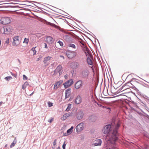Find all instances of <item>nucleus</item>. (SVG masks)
Wrapping results in <instances>:
<instances>
[{"label":"nucleus","mask_w":149,"mask_h":149,"mask_svg":"<svg viewBox=\"0 0 149 149\" xmlns=\"http://www.w3.org/2000/svg\"><path fill=\"white\" fill-rule=\"evenodd\" d=\"M11 22L10 17H2L0 20V23L3 24H6L10 23Z\"/></svg>","instance_id":"2"},{"label":"nucleus","mask_w":149,"mask_h":149,"mask_svg":"<svg viewBox=\"0 0 149 149\" xmlns=\"http://www.w3.org/2000/svg\"><path fill=\"white\" fill-rule=\"evenodd\" d=\"M51 58V57L49 56H47L45 57L44 58L43 60V62L44 63H48V62L50 60Z\"/></svg>","instance_id":"20"},{"label":"nucleus","mask_w":149,"mask_h":149,"mask_svg":"<svg viewBox=\"0 0 149 149\" xmlns=\"http://www.w3.org/2000/svg\"><path fill=\"white\" fill-rule=\"evenodd\" d=\"M5 79H6L7 81H9V80H10L12 79V77L10 76L7 77L5 78Z\"/></svg>","instance_id":"30"},{"label":"nucleus","mask_w":149,"mask_h":149,"mask_svg":"<svg viewBox=\"0 0 149 149\" xmlns=\"http://www.w3.org/2000/svg\"><path fill=\"white\" fill-rule=\"evenodd\" d=\"M56 139H55V140H54V142L53 143V145H54V146H55V145H56Z\"/></svg>","instance_id":"40"},{"label":"nucleus","mask_w":149,"mask_h":149,"mask_svg":"<svg viewBox=\"0 0 149 149\" xmlns=\"http://www.w3.org/2000/svg\"><path fill=\"white\" fill-rule=\"evenodd\" d=\"M1 104H2V102H0V106H1Z\"/></svg>","instance_id":"45"},{"label":"nucleus","mask_w":149,"mask_h":149,"mask_svg":"<svg viewBox=\"0 0 149 149\" xmlns=\"http://www.w3.org/2000/svg\"><path fill=\"white\" fill-rule=\"evenodd\" d=\"M102 141L101 139H96L94 142V143L93 145L94 146H101Z\"/></svg>","instance_id":"11"},{"label":"nucleus","mask_w":149,"mask_h":149,"mask_svg":"<svg viewBox=\"0 0 149 149\" xmlns=\"http://www.w3.org/2000/svg\"><path fill=\"white\" fill-rule=\"evenodd\" d=\"M68 46L74 49H77V47L74 44L70 43L68 45Z\"/></svg>","instance_id":"23"},{"label":"nucleus","mask_w":149,"mask_h":149,"mask_svg":"<svg viewBox=\"0 0 149 149\" xmlns=\"http://www.w3.org/2000/svg\"><path fill=\"white\" fill-rule=\"evenodd\" d=\"M44 44L45 48L47 49L48 48V47L47 44L46 43H44Z\"/></svg>","instance_id":"38"},{"label":"nucleus","mask_w":149,"mask_h":149,"mask_svg":"<svg viewBox=\"0 0 149 149\" xmlns=\"http://www.w3.org/2000/svg\"><path fill=\"white\" fill-rule=\"evenodd\" d=\"M46 40L48 43H52L53 42V38L51 36H48L47 37Z\"/></svg>","instance_id":"19"},{"label":"nucleus","mask_w":149,"mask_h":149,"mask_svg":"<svg viewBox=\"0 0 149 149\" xmlns=\"http://www.w3.org/2000/svg\"><path fill=\"white\" fill-rule=\"evenodd\" d=\"M137 84H138V85H140V84H139V83H137Z\"/></svg>","instance_id":"47"},{"label":"nucleus","mask_w":149,"mask_h":149,"mask_svg":"<svg viewBox=\"0 0 149 149\" xmlns=\"http://www.w3.org/2000/svg\"><path fill=\"white\" fill-rule=\"evenodd\" d=\"M70 114L69 113H65L63 115L62 117V118L63 120H65L67 118V117H69L70 116Z\"/></svg>","instance_id":"26"},{"label":"nucleus","mask_w":149,"mask_h":149,"mask_svg":"<svg viewBox=\"0 0 149 149\" xmlns=\"http://www.w3.org/2000/svg\"><path fill=\"white\" fill-rule=\"evenodd\" d=\"M84 51L86 56H87L88 55L90 56L91 52L89 51L88 48L86 47H85L84 49Z\"/></svg>","instance_id":"18"},{"label":"nucleus","mask_w":149,"mask_h":149,"mask_svg":"<svg viewBox=\"0 0 149 149\" xmlns=\"http://www.w3.org/2000/svg\"><path fill=\"white\" fill-rule=\"evenodd\" d=\"M33 92L31 94H30V95H32L33 94Z\"/></svg>","instance_id":"43"},{"label":"nucleus","mask_w":149,"mask_h":149,"mask_svg":"<svg viewBox=\"0 0 149 149\" xmlns=\"http://www.w3.org/2000/svg\"><path fill=\"white\" fill-rule=\"evenodd\" d=\"M66 76V75L65 76V77H67V76Z\"/></svg>","instance_id":"49"},{"label":"nucleus","mask_w":149,"mask_h":149,"mask_svg":"<svg viewBox=\"0 0 149 149\" xmlns=\"http://www.w3.org/2000/svg\"><path fill=\"white\" fill-rule=\"evenodd\" d=\"M9 38H7L6 39V40L5 42V44L6 43V44L7 45H8L9 43Z\"/></svg>","instance_id":"34"},{"label":"nucleus","mask_w":149,"mask_h":149,"mask_svg":"<svg viewBox=\"0 0 149 149\" xmlns=\"http://www.w3.org/2000/svg\"><path fill=\"white\" fill-rule=\"evenodd\" d=\"M66 76V75L65 76V77H67V76Z\"/></svg>","instance_id":"50"},{"label":"nucleus","mask_w":149,"mask_h":149,"mask_svg":"<svg viewBox=\"0 0 149 149\" xmlns=\"http://www.w3.org/2000/svg\"><path fill=\"white\" fill-rule=\"evenodd\" d=\"M6 146H7V145H6L5 146V147H6Z\"/></svg>","instance_id":"51"},{"label":"nucleus","mask_w":149,"mask_h":149,"mask_svg":"<svg viewBox=\"0 0 149 149\" xmlns=\"http://www.w3.org/2000/svg\"><path fill=\"white\" fill-rule=\"evenodd\" d=\"M66 146V144H65V143L63 144L62 147L63 149H65V147Z\"/></svg>","instance_id":"39"},{"label":"nucleus","mask_w":149,"mask_h":149,"mask_svg":"<svg viewBox=\"0 0 149 149\" xmlns=\"http://www.w3.org/2000/svg\"><path fill=\"white\" fill-rule=\"evenodd\" d=\"M12 75H14L12 73L11 74Z\"/></svg>","instance_id":"52"},{"label":"nucleus","mask_w":149,"mask_h":149,"mask_svg":"<svg viewBox=\"0 0 149 149\" xmlns=\"http://www.w3.org/2000/svg\"><path fill=\"white\" fill-rule=\"evenodd\" d=\"M54 118H51L49 119V120H48V121L50 123H51L54 121Z\"/></svg>","instance_id":"32"},{"label":"nucleus","mask_w":149,"mask_h":149,"mask_svg":"<svg viewBox=\"0 0 149 149\" xmlns=\"http://www.w3.org/2000/svg\"><path fill=\"white\" fill-rule=\"evenodd\" d=\"M84 129V123H81L78 124L76 127V131L77 132H79Z\"/></svg>","instance_id":"9"},{"label":"nucleus","mask_w":149,"mask_h":149,"mask_svg":"<svg viewBox=\"0 0 149 149\" xmlns=\"http://www.w3.org/2000/svg\"><path fill=\"white\" fill-rule=\"evenodd\" d=\"M134 86V87H135L136 88H139V86H138V85H136V86Z\"/></svg>","instance_id":"41"},{"label":"nucleus","mask_w":149,"mask_h":149,"mask_svg":"<svg viewBox=\"0 0 149 149\" xmlns=\"http://www.w3.org/2000/svg\"><path fill=\"white\" fill-rule=\"evenodd\" d=\"M63 71V67L61 65H59L57 66L54 71V73L56 74L59 73V75L60 76Z\"/></svg>","instance_id":"5"},{"label":"nucleus","mask_w":149,"mask_h":149,"mask_svg":"<svg viewBox=\"0 0 149 149\" xmlns=\"http://www.w3.org/2000/svg\"><path fill=\"white\" fill-rule=\"evenodd\" d=\"M83 85V81L81 80L77 81L75 84L74 88L76 89H78L81 87Z\"/></svg>","instance_id":"8"},{"label":"nucleus","mask_w":149,"mask_h":149,"mask_svg":"<svg viewBox=\"0 0 149 149\" xmlns=\"http://www.w3.org/2000/svg\"><path fill=\"white\" fill-rule=\"evenodd\" d=\"M80 43L82 44V45H84V44L83 43H82V42H80Z\"/></svg>","instance_id":"44"},{"label":"nucleus","mask_w":149,"mask_h":149,"mask_svg":"<svg viewBox=\"0 0 149 149\" xmlns=\"http://www.w3.org/2000/svg\"><path fill=\"white\" fill-rule=\"evenodd\" d=\"M89 74V71L87 69L83 70L81 72V76L83 79H88Z\"/></svg>","instance_id":"3"},{"label":"nucleus","mask_w":149,"mask_h":149,"mask_svg":"<svg viewBox=\"0 0 149 149\" xmlns=\"http://www.w3.org/2000/svg\"><path fill=\"white\" fill-rule=\"evenodd\" d=\"M16 143V141H14L11 144L10 146V148H11L12 147L14 146L15 145V144Z\"/></svg>","instance_id":"31"},{"label":"nucleus","mask_w":149,"mask_h":149,"mask_svg":"<svg viewBox=\"0 0 149 149\" xmlns=\"http://www.w3.org/2000/svg\"><path fill=\"white\" fill-rule=\"evenodd\" d=\"M120 125V123L119 122H118L117 124V125L115 129L114 130H116V131H117V129L119 127Z\"/></svg>","instance_id":"33"},{"label":"nucleus","mask_w":149,"mask_h":149,"mask_svg":"<svg viewBox=\"0 0 149 149\" xmlns=\"http://www.w3.org/2000/svg\"><path fill=\"white\" fill-rule=\"evenodd\" d=\"M18 61H19V63L20 62V61L19 60H18Z\"/></svg>","instance_id":"46"},{"label":"nucleus","mask_w":149,"mask_h":149,"mask_svg":"<svg viewBox=\"0 0 149 149\" xmlns=\"http://www.w3.org/2000/svg\"><path fill=\"white\" fill-rule=\"evenodd\" d=\"M48 106L49 107H50L52 106V103L49 102H48Z\"/></svg>","instance_id":"35"},{"label":"nucleus","mask_w":149,"mask_h":149,"mask_svg":"<svg viewBox=\"0 0 149 149\" xmlns=\"http://www.w3.org/2000/svg\"><path fill=\"white\" fill-rule=\"evenodd\" d=\"M136 149H140L138 146H137V148H136Z\"/></svg>","instance_id":"42"},{"label":"nucleus","mask_w":149,"mask_h":149,"mask_svg":"<svg viewBox=\"0 0 149 149\" xmlns=\"http://www.w3.org/2000/svg\"><path fill=\"white\" fill-rule=\"evenodd\" d=\"M4 32L3 33L5 34H8L9 33L10 29L7 27H4L3 28Z\"/></svg>","instance_id":"21"},{"label":"nucleus","mask_w":149,"mask_h":149,"mask_svg":"<svg viewBox=\"0 0 149 149\" xmlns=\"http://www.w3.org/2000/svg\"><path fill=\"white\" fill-rule=\"evenodd\" d=\"M87 62L88 64L91 65V66H90L91 68H92V69L93 70V61H92V60L91 59V58H89V57H88L87 58Z\"/></svg>","instance_id":"15"},{"label":"nucleus","mask_w":149,"mask_h":149,"mask_svg":"<svg viewBox=\"0 0 149 149\" xmlns=\"http://www.w3.org/2000/svg\"><path fill=\"white\" fill-rule=\"evenodd\" d=\"M23 79L25 80H26L27 79V77L25 75H23Z\"/></svg>","instance_id":"37"},{"label":"nucleus","mask_w":149,"mask_h":149,"mask_svg":"<svg viewBox=\"0 0 149 149\" xmlns=\"http://www.w3.org/2000/svg\"><path fill=\"white\" fill-rule=\"evenodd\" d=\"M66 54L68 58H70L75 57L77 55V53L75 52L70 50L67 51Z\"/></svg>","instance_id":"4"},{"label":"nucleus","mask_w":149,"mask_h":149,"mask_svg":"<svg viewBox=\"0 0 149 149\" xmlns=\"http://www.w3.org/2000/svg\"><path fill=\"white\" fill-rule=\"evenodd\" d=\"M71 104H68V106L66 110V111H69L70 109H71Z\"/></svg>","instance_id":"28"},{"label":"nucleus","mask_w":149,"mask_h":149,"mask_svg":"<svg viewBox=\"0 0 149 149\" xmlns=\"http://www.w3.org/2000/svg\"><path fill=\"white\" fill-rule=\"evenodd\" d=\"M29 39L25 38L23 42L25 43L26 44H27L29 42Z\"/></svg>","instance_id":"29"},{"label":"nucleus","mask_w":149,"mask_h":149,"mask_svg":"<svg viewBox=\"0 0 149 149\" xmlns=\"http://www.w3.org/2000/svg\"><path fill=\"white\" fill-rule=\"evenodd\" d=\"M31 51L33 52V55H34L36 54V51L35 49V48H33L31 50Z\"/></svg>","instance_id":"27"},{"label":"nucleus","mask_w":149,"mask_h":149,"mask_svg":"<svg viewBox=\"0 0 149 149\" xmlns=\"http://www.w3.org/2000/svg\"><path fill=\"white\" fill-rule=\"evenodd\" d=\"M84 114L82 111H78L76 113V118L78 120L81 119L83 117Z\"/></svg>","instance_id":"10"},{"label":"nucleus","mask_w":149,"mask_h":149,"mask_svg":"<svg viewBox=\"0 0 149 149\" xmlns=\"http://www.w3.org/2000/svg\"><path fill=\"white\" fill-rule=\"evenodd\" d=\"M73 83L72 79H70L63 83L64 86L65 88H67L71 86Z\"/></svg>","instance_id":"6"},{"label":"nucleus","mask_w":149,"mask_h":149,"mask_svg":"<svg viewBox=\"0 0 149 149\" xmlns=\"http://www.w3.org/2000/svg\"><path fill=\"white\" fill-rule=\"evenodd\" d=\"M29 85V84L27 81L25 82L22 86V88L24 90L26 88L27 86Z\"/></svg>","instance_id":"24"},{"label":"nucleus","mask_w":149,"mask_h":149,"mask_svg":"<svg viewBox=\"0 0 149 149\" xmlns=\"http://www.w3.org/2000/svg\"><path fill=\"white\" fill-rule=\"evenodd\" d=\"M50 25H52V26H53L55 28H58V26L54 24H50Z\"/></svg>","instance_id":"36"},{"label":"nucleus","mask_w":149,"mask_h":149,"mask_svg":"<svg viewBox=\"0 0 149 149\" xmlns=\"http://www.w3.org/2000/svg\"><path fill=\"white\" fill-rule=\"evenodd\" d=\"M81 102V99L80 96H77L75 101V103L77 104H78L80 103Z\"/></svg>","instance_id":"17"},{"label":"nucleus","mask_w":149,"mask_h":149,"mask_svg":"<svg viewBox=\"0 0 149 149\" xmlns=\"http://www.w3.org/2000/svg\"><path fill=\"white\" fill-rule=\"evenodd\" d=\"M71 88H69L68 89H67L65 91V98H68L70 96L71 93Z\"/></svg>","instance_id":"14"},{"label":"nucleus","mask_w":149,"mask_h":149,"mask_svg":"<svg viewBox=\"0 0 149 149\" xmlns=\"http://www.w3.org/2000/svg\"><path fill=\"white\" fill-rule=\"evenodd\" d=\"M63 82V80H61L56 82L54 86V89H56L58 88Z\"/></svg>","instance_id":"13"},{"label":"nucleus","mask_w":149,"mask_h":149,"mask_svg":"<svg viewBox=\"0 0 149 149\" xmlns=\"http://www.w3.org/2000/svg\"><path fill=\"white\" fill-rule=\"evenodd\" d=\"M63 42L59 40L57 41L55 43V47L58 49L61 48L63 47Z\"/></svg>","instance_id":"12"},{"label":"nucleus","mask_w":149,"mask_h":149,"mask_svg":"<svg viewBox=\"0 0 149 149\" xmlns=\"http://www.w3.org/2000/svg\"><path fill=\"white\" fill-rule=\"evenodd\" d=\"M79 63L77 62H74L72 63V66L73 68L76 69L79 68Z\"/></svg>","instance_id":"16"},{"label":"nucleus","mask_w":149,"mask_h":149,"mask_svg":"<svg viewBox=\"0 0 149 149\" xmlns=\"http://www.w3.org/2000/svg\"><path fill=\"white\" fill-rule=\"evenodd\" d=\"M129 84V83H127L126 85H124L123 86H122V87L121 88V89L120 90H121L123 89L122 91H125L126 90L129 89V88H127V84Z\"/></svg>","instance_id":"25"},{"label":"nucleus","mask_w":149,"mask_h":149,"mask_svg":"<svg viewBox=\"0 0 149 149\" xmlns=\"http://www.w3.org/2000/svg\"><path fill=\"white\" fill-rule=\"evenodd\" d=\"M73 127L72 126L70 129L68 130L67 131V134H66L65 135V136H66L70 134L73 131Z\"/></svg>","instance_id":"22"},{"label":"nucleus","mask_w":149,"mask_h":149,"mask_svg":"<svg viewBox=\"0 0 149 149\" xmlns=\"http://www.w3.org/2000/svg\"><path fill=\"white\" fill-rule=\"evenodd\" d=\"M105 134H107L106 139L107 141L106 149H115L114 148L112 149L109 148L110 145L115 143L118 139V134L115 130H112V126L110 125H106L103 130Z\"/></svg>","instance_id":"1"},{"label":"nucleus","mask_w":149,"mask_h":149,"mask_svg":"<svg viewBox=\"0 0 149 149\" xmlns=\"http://www.w3.org/2000/svg\"><path fill=\"white\" fill-rule=\"evenodd\" d=\"M20 43V41L19 40V37L18 36H15L13 38V41L12 42V45L13 46H17L19 45Z\"/></svg>","instance_id":"7"},{"label":"nucleus","mask_w":149,"mask_h":149,"mask_svg":"<svg viewBox=\"0 0 149 149\" xmlns=\"http://www.w3.org/2000/svg\"><path fill=\"white\" fill-rule=\"evenodd\" d=\"M39 58H38V59L37 61H39Z\"/></svg>","instance_id":"48"}]
</instances>
